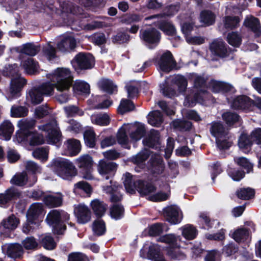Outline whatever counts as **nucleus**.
Segmentation results:
<instances>
[{"mask_svg":"<svg viewBox=\"0 0 261 261\" xmlns=\"http://www.w3.org/2000/svg\"><path fill=\"white\" fill-rule=\"evenodd\" d=\"M135 187V191H138L141 197L149 195L156 190V187L153 182L145 179L136 180Z\"/></svg>","mask_w":261,"mask_h":261,"instance_id":"nucleus-13","label":"nucleus"},{"mask_svg":"<svg viewBox=\"0 0 261 261\" xmlns=\"http://www.w3.org/2000/svg\"><path fill=\"white\" fill-rule=\"evenodd\" d=\"M182 236L188 240L196 238L198 234V230L193 225L188 224L181 228Z\"/></svg>","mask_w":261,"mask_h":261,"instance_id":"nucleus-41","label":"nucleus"},{"mask_svg":"<svg viewBox=\"0 0 261 261\" xmlns=\"http://www.w3.org/2000/svg\"><path fill=\"white\" fill-rule=\"evenodd\" d=\"M43 201L49 208L59 207L63 203V196L60 193L57 195H46L44 196Z\"/></svg>","mask_w":261,"mask_h":261,"instance_id":"nucleus-25","label":"nucleus"},{"mask_svg":"<svg viewBox=\"0 0 261 261\" xmlns=\"http://www.w3.org/2000/svg\"><path fill=\"white\" fill-rule=\"evenodd\" d=\"M70 220V215L67 212L59 210H52L47 214L45 221L52 227L55 234L63 235L66 230V223Z\"/></svg>","mask_w":261,"mask_h":261,"instance_id":"nucleus-3","label":"nucleus"},{"mask_svg":"<svg viewBox=\"0 0 261 261\" xmlns=\"http://www.w3.org/2000/svg\"><path fill=\"white\" fill-rule=\"evenodd\" d=\"M118 165L116 163L105 160H100L97 166L99 174L105 179L108 180L114 177Z\"/></svg>","mask_w":261,"mask_h":261,"instance_id":"nucleus-8","label":"nucleus"},{"mask_svg":"<svg viewBox=\"0 0 261 261\" xmlns=\"http://www.w3.org/2000/svg\"><path fill=\"white\" fill-rule=\"evenodd\" d=\"M95 133L92 129H87L84 133V139L86 145L89 148H94L96 144Z\"/></svg>","mask_w":261,"mask_h":261,"instance_id":"nucleus-53","label":"nucleus"},{"mask_svg":"<svg viewBox=\"0 0 261 261\" xmlns=\"http://www.w3.org/2000/svg\"><path fill=\"white\" fill-rule=\"evenodd\" d=\"M27 80L24 78H17L12 80L10 85V93L13 97L20 96V92L27 84Z\"/></svg>","mask_w":261,"mask_h":261,"instance_id":"nucleus-29","label":"nucleus"},{"mask_svg":"<svg viewBox=\"0 0 261 261\" xmlns=\"http://www.w3.org/2000/svg\"><path fill=\"white\" fill-rule=\"evenodd\" d=\"M19 223V219L12 215L7 220H3L1 222V225L4 229L12 230L17 227Z\"/></svg>","mask_w":261,"mask_h":261,"instance_id":"nucleus-54","label":"nucleus"},{"mask_svg":"<svg viewBox=\"0 0 261 261\" xmlns=\"http://www.w3.org/2000/svg\"><path fill=\"white\" fill-rule=\"evenodd\" d=\"M123 176L124 177L123 184L126 191L130 194H135V184L136 180L133 181L132 174L129 172H126Z\"/></svg>","mask_w":261,"mask_h":261,"instance_id":"nucleus-51","label":"nucleus"},{"mask_svg":"<svg viewBox=\"0 0 261 261\" xmlns=\"http://www.w3.org/2000/svg\"><path fill=\"white\" fill-rule=\"evenodd\" d=\"M222 118L226 124L230 127L239 122L240 116L236 113L228 111L223 113Z\"/></svg>","mask_w":261,"mask_h":261,"instance_id":"nucleus-43","label":"nucleus"},{"mask_svg":"<svg viewBox=\"0 0 261 261\" xmlns=\"http://www.w3.org/2000/svg\"><path fill=\"white\" fill-rule=\"evenodd\" d=\"M227 45L222 41H214L210 45V49L214 56L223 58L229 56Z\"/></svg>","mask_w":261,"mask_h":261,"instance_id":"nucleus-21","label":"nucleus"},{"mask_svg":"<svg viewBox=\"0 0 261 261\" xmlns=\"http://www.w3.org/2000/svg\"><path fill=\"white\" fill-rule=\"evenodd\" d=\"M28 176L26 173L15 174L10 180V182L14 185L22 187L27 184Z\"/></svg>","mask_w":261,"mask_h":261,"instance_id":"nucleus-61","label":"nucleus"},{"mask_svg":"<svg viewBox=\"0 0 261 261\" xmlns=\"http://www.w3.org/2000/svg\"><path fill=\"white\" fill-rule=\"evenodd\" d=\"M64 152L66 155L74 156L77 155L81 150V144L79 140L72 138L64 142Z\"/></svg>","mask_w":261,"mask_h":261,"instance_id":"nucleus-20","label":"nucleus"},{"mask_svg":"<svg viewBox=\"0 0 261 261\" xmlns=\"http://www.w3.org/2000/svg\"><path fill=\"white\" fill-rule=\"evenodd\" d=\"M74 191L76 194H80L83 192L86 194V196L90 197L92 192V188L87 182L81 181L74 185Z\"/></svg>","mask_w":261,"mask_h":261,"instance_id":"nucleus-37","label":"nucleus"},{"mask_svg":"<svg viewBox=\"0 0 261 261\" xmlns=\"http://www.w3.org/2000/svg\"><path fill=\"white\" fill-rule=\"evenodd\" d=\"M47 77L50 82L43 83L37 87L43 97L53 95L55 88L57 91H62L67 90L72 86L73 76L70 70L67 68L58 67L52 73L49 74Z\"/></svg>","mask_w":261,"mask_h":261,"instance_id":"nucleus-1","label":"nucleus"},{"mask_svg":"<svg viewBox=\"0 0 261 261\" xmlns=\"http://www.w3.org/2000/svg\"><path fill=\"white\" fill-rule=\"evenodd\" d=\"M67 261H90V260L85 254L80 252H74L69 254Z\"/></svg>","mask_w":261,"mask_h":261,"instance_id":"nucleus-64","label":"nucleus"},{"mask_svg":"<svg viewBox=\"0 0 261 261\" xmlns=\"http://www.w3.org/2000/svg\"><path fill=\"white\" fill-rule=\"evenodd\" d=\"M14 129L12 123L10 121L6 120L0 125V136H3L6 140H9Z\"/></svg>","mask_w":261,"mask_h":261,"instance_id":"nucleus-35","label":"nucleus"},{"mask_svg":"<svg viewBox=\"0 0 261 261\" xmlns=\"http://www.w3.org/2000/svg\"><path fill=\"white\" fill-rule=\"evenodd\" d=\"M156 62L159 69L163 72L168 73L176 66V62L172 53L167 50L164 53Z\"/></svg>","mask_w":261,"mask_h":261,"instance_id":"nucleus-9","label":"nucleus"},{"mask_svg":"<svg viewBox=\"0 0 261 261\" xmlns=\"http://www.w3.org/2000/svg\"><path fill=\"white\" fill-rule=\"evenodd\" d=\"M27 98L31 103L36 106L40 104L43 100V97L42 93L37 87H33L29 92Z\"/></svg>","mask_w":261,"mask_h":261,"instance_id":"nucleus-34","label":"nucleus"},{"mask_svg":"<svg viewBox=\"0 0 261 261\" xmlns=\"http://www.w3.org/2000/svg\"><path fill=\"white\" fill-rule=\"evenodd\" d=\"M253 100L247 95H241L235 97L231 103L232 109L236 110H252Z\"/></svg>","mask_w":261,"mask_h":261,"instance_id":"nucleus-12","label":"nucleus"},{"mask_svg":"<svg viewBox=\"0 0 261 261\" xmlns=\"http://www.w3.org/2000/svg\"><path fill=\"white\" fill-rule=\"evenodd\" d=\"M250 229L245 227L236 229L232 234L231 238L238 244L244 243L250 235Z\"/></svg>","mask_w":261,"mask_h":261,"instance_id":"nucleus-31","label":"nucleus"},{"mask_svg":"<svg viewBox=\"0 0 261 261\" xmlns=\"http://www.w3.org/2000/svg\"><path fill=\"white\" fill-rule=\"evenodd\" d=\"M148 170L153 176L161 174L165 169L163 159L159 156H151L148 161Z\"/></svg>","mask_w":261,"mask_h":261,"instance_id":"nucleus-18","label":"nucleus"},{"mask_svg":"<svg viewBox=\"0 0 261 261\" xmlns=\"http://www.w3.org/2000/svg\"><path fill=\"white\" fill-rule=\"evenodd\" d=\"M51 167L55 173L64 179L70 180L77 174V170L73 164L63 158L54 159Z\"/></svg>","mask_w":261,"mask_h":261,"instance_id":"nucleus-4","label":"nucleus"},{"mask_svg":"<svg viewBox=\"0 0 261 261\" xmlns=\"http://www.w3.org/2000/svg\"><path fill=\"white\" fill-rule=\"evenodd\" d=\"M76 45L75 38L71 36L64 37L57 43V48L62 52L69 51L73 49Z\"/></svg>","mask_w":261,"mask_h":261,"instance_id":"nucleus-23","label":"nucleus"},{"mask_svg":"<svg viewBox=\"0 0 261 261\" xmlns=\"http://www.w3.org/2000/svg\"><path fill=\"white\" fill-rule=\"evenodd\" d=\"M145 246L140 251V256L143 258H146L150 260H157L156 258L160 254V250L154 244L150 245L148 249V251L146 252L144 250Z\"/></svg>","mask_w":261,"mask_h":261,"instance_id":"nucleus-33","label":"nucleus"},{"mask_svg":"<svg viewBox=\"0 0 261 261\" xmlns=\"http://www.w3.org/2000/svg\"><path fill=\"white\" fill-rule=\"evenodd\" d=\"M100 87L104 92L113 94L117 92V86L115 85L112 80L105 79L102 80L100 84Z\"/></svg>","mask_w":261,"mask_h":261,"instance_id":"nucleus-49","label":"nucleus"},{"mask_svg":"<svg viewBox=\"0 0 261 261\" xmlns=\"http://www.w3.org/2000/svg\"><path fill=\"white\" fill-rule=\"evenodd\" d=\"M22 66L26 72L30 75L36 74L38 71V63L33 58H28L22 63Z\"/></svg>","mask_w":261,"mask_h":261,"instance_id":"nucleus-39","label":"nucleus"},{"mask_svg":"<svg viewBox=\"0 0 261 261\" xmlns=\"http://www.w3.org/2000/svg\"><path fill=\"white\" fill-rule=\"evenodd\" d=\"M143 145L156 150H161V135L159 130L151 129L148 136L143 140Z\"/></svg>","mask_w":261,"mask_h":261,"instance_id":"nucleus-14","label":"nucleus"},{"mask_svg":"<svg viewBox=\"0 0 261 261\" xmlns=\"http://www.w3.org/2000/svg\"><path fill=\"white\" fill-rule=\"evenodd\" d=\"M110 216L115 220L123 219L125 215V208L122 203H113L110 207Z\"/></svg>","mask_w":261,"mask_h":261,"instance_id":"nucleus-30","label":"nucleus"},{"mask_svg":"<svg viewBox=\"0 0 261 261\" xmlns=\"http://www.w3.org/2000/svg\"><path fill=\"white\" fill-rule=\"evenodd\" d=\"M33 156L36 159L46 162L48 159V151L44 147H39L35 149L32 153Z\"/></svg>","mask_w":261,"mask_h":261,"instance_id":"nucleus-62","label":"nucleus"},{"mask_svg":"<svg viewBox=\"0 0 261 261\" xmlns=\"http://www.w3.org/2000/svg\"><path fill=\"white\" fill-rule=\"evenodd\" d=\"M238 198L242 200H250L255 195V191L250 188H240L236 192Z\"/></svg>","mask_w":261,"mask_h":261,"instance_id":"nucleus-50","label":"nucleus"},{"mask_svg":"<svg viewBox=\"0 0 261 261\" xmlns=\"http://www.w3.org/2000/svg\"><path fill=\"white\" fill-rule=\"evenodd\" d=\"M44 215L45 211L42 203L37 202L32 204L26 214L27 221L23 225V232L29 234L38 228Z\"/></svg>","mask_w":261,"mask_h":261,"instance_id":"nucleus-2","label":"nucleus"},{"mask_svg":"<svg viewBox=\"0 0 261 261\" xmlns=\"http://www.w3.org/2000/svg\"><path fill=\"white\" fill-rule=\"evenodd\" d=\"M22 196V192L17 188L11 186L0 193V207L8 208L15 203Z\"/></svg>","mask_w":261,"mask_h":261,"instance_id":"nucleus-6","label":"nucleus"},{"mask_svg":"<svg viewBox=\"0 0 261 261\" xmlns=\"http://www.w3.org/2000/svg\"><path fill=\"white\" fill-rule=\"evenodd\" d=\"M135 109L134 103L128 99H122L117 109L118 113L121 115L132 111Z\"/></svg>","mask_w":261,"mask_h":261,"instance_id":"nucleus-44","label":"nucleus"},{"mask_svg":"<svg viewBox=\"0 0 261 261\" xmlns=\"http://www.w3.org/2000/svg\"><path fill=\"white\" fill-rule=\"evenodd\" d=\"M180 7V5L179 3L175 4H171L165 8V12L164 13L154 15L152 17H166V16H172L178 12Z\"/></svg>","mask_w":261,"mask_h":261,"instance_id":"nucleus-48","label":"nucleus"},{"mask_svg":"<svg viewBox=\"0 0 261 261\" xmlns=\"http://www.w3.org/2000/svg\"><path fill=\"white\" fill-rule=\"evenodd\" d=\"M42 130L47 133L46 138L48 143L52 145H60L62 133L56 128L55 122H49L42 126Z\"/></svg>","mask_w":261,"mask_h":261,"instance_id":"nucleus-10","label":"nucleus"},{"mask_svg":"<svg viewBox=\"0 0 261 261\" xmlns=\"http://www.w3.org/2000/svg\"><path fill=\"white\" fill-rule=\"evenodd\" d=\"M40 244L46 250H53L57 247V243L50 235H45L41 238Z\"/></svg>","mask_w":261,"mask_h":261,"instance_id":"nucleus-46","label":"nucleus"},{"mask_svg":"<svg viewBox=\"0 0 261 261\" xmlns=\"http://www.w3.org/2000/svg\"><path fill=\"white\" fill-rule=\"evenodd\" d=\"M212 90L214 93L221 92L226 93L231 92L233 86L226 82L212 80L210 82Z\"/></svg>","mask_w":261,"mask_h":261,"instance_id":"nucleus-28","label":"nucleus"},{"mask_svg":"<svg viewBox=\"0 0 261 261\" xmlns=\"http://www.w3.org/2000/svg\"><path fill=\"white\" fill-rule=\"evenodd\" d=\"M211 136L217 139L226 138L228 135V131L221 121H213L207 124Z\"/></svg>","mask_w":261,"mask_h":261,"instance_id":"nucleus-16","label":"nucleus"},{"mask_svg":"<svg viewBox=\"0 0 261 261\" xmlns=\"http://www.w3.org/2000/svg\"><path fill=\"white\" fill-rule=\"evenodd\" d=\"M72 88L75 92L85 94H89L90 93V86L85 82L76 81Z\"/></svg>","mask_w":261,"mask_h":261,"instance_id":"nucleus-59","label":"nucleus"},{"mask_svg":"<svg viewBox=\"0 0 261 261\" xmlns=\"http://www.w3.org/2000/svg\"><path fill=\"white\" fill-rule=\"evenodd\" d=\"M117 140L118 143L121 146L125 149H129L130 146L128 143V138L126 134V130L123 127H121L117 134Z\"/></svg>","mask_w":261,"mask_h":261,"instance_id":"nucleus-47","label":"nucleus"},{"mask_svg":"<svg viewBox=\"0 0 261 261\" xmlns=\"http://www.w3.org/2000/svg\"><path fill=\"white\" fill-rule=\"evenodd\" d=\"M73 66L80 70H87L93 68L94 65V58L88 53H78L72 61Z\"/></svg>","mask_w":261,"mask_h":261,"instance_id":"nucleus-7","label":"nucleus"},{"mask_svg":"<svg viewBox=\"0 0 261 261\" xmlns=\"http://www.w3.org/2000/svg\"><path fill=\"white\" fill-rule=\"evenodd\" d=\"M90 206L96 218H101L105 215L108 204L103 201L95 199L91 201Z\"/></svg>","mask_w":261,"mask_h":261,"instance_id":"nucleus-24","label":"nucleus"},{"mask_svg":"<svg viewBox=\"0 0 261 261\" xmlns=\"http://www.w3.org/2000/svg\"><path fill=\"white\" fill-rule=\"evenodd\" d=\"M159 18L154 22V25L166 35L169 36H175L176 29L171 20L166 17H157Z\"/></svg>","mask_w":261,"mask_h":261,"instance_id":"nucleus-15","label":"nucleus"},{"mask_svg":"<svg viewBox=\"0 0 261 261\" xmlns=\"http://www.w3.org/2000/svg\"><path fill=\"white\" fill-rule=\"evenodd\" d=\"M92 231L95 236L99 237L104 235L107 231L105 221L101 218H96L92 223Z\"/></svg>","mask_w":261,"mask_h":261,"instance_id":"nucleus-36","label":"nucleus"},{"mask_svg":"<svg viewBox=\"0 0 261 261\" xmlns=\"http://www.w3.org/2000/svg\"><path fill=\"white\" fill-rule=\"evenodd\" d=\"M140 38L143 44L148 48L153 49L160 42L161 33L154 28H147L144 30L140 31Z\"/></svg>","mask_w":261,"mask_h":261,"instance_id":"nucleus-5","label":"nucleus"},{"mask_svg":"<svg viewBox=\"0 0 261 261\" xmlns=\"http://www.w3.org/2000/svg\"><path fill=\"white\" fill-rule=\"evenodd\" d=\"M164 231V224L162 223H155L149 225L147 228L148 236L157 237L160 236Z\"/></svg>","mask_w":261,"mask_h":261,"instance_id":"nucleus-56","label":"nucleus"},{"mask_svg":"<svg viewBox=\"0 0 261 261\" xmlns=\"http://www.w3.org/2000/svg\"><path fill=\"white\" fill-rule=\"evenodd\" d=\"M130 36L124 30L123 28L118 30L116 34L111 37V40L114 44H128L130 41Z\"/></svg>","mask_w":261,"mask_h":261,"instance_id":"nucleus-27","label":"nucleus"},{"mask_svg":"<svg viewBox=\"0 0 261 261\" xmlns=\"http://www.w3.org/2000/svg\"><path fill=\"white\" fill-rule=\"evenodd\" d=\"M253 143L250 138V135L242 133L238 140V145L240 148L248 149H251Z\"/></svg>","mask_w":261,"mask_h":261,"instance_id":"nucleus-55","label":"nucleus"},{"mask_svg":"<svg viewBox=\"0 0 261 261\" xmlns=\"http://www.w3.org/2000/svg\"><path fill=\"white\" fill-rule=\"evenodd\" d=\"M24 250L21 245L18 243L9 244L7 248V254L12 258L21 259L23 257Z\"/></svg>","mask_w":261,"mask_h":261,"instance_id":"nucleus-26","label":"nucleus"},{"mask_svg":"<svg viewBox=\"0 0 261 261\" xmlns=\"http://www.w3.org/2000/svg\"><path fill=\"white\" fill-rule=\"evenodd\" d=\"M66 4L65 2L61 4L60 0H48L46 2V5L48 9L52 12L56 13H58V11H59V9L57 7L58 6H59L60 8H61L60 11L62 13H68L69 12H71L70 9L67 7L65 8L64 6Z\"/></svg>","mask_w":261,"mask_h":261,"instance_id":"nucleus-38","label":"nucleus"},{"mask_svg":"<svg viewBox=\"0 0 261 261\" xmlns=\"http://www.w3.org/2000/svg\"><path fill=\"white\" fill-rule=\"evenodd\" d=\"M240 18L238 16H226L224 18V26L227 30H233L239 27Z\"/></svg>","mask_w":261,"mask_h":261,"instance_id":"nucleus-45","label":"nucleus"},{"mask_svg":"<svg viewBox=\"0 0 261 261\" xmlns=\"http://www.w3.org/2000/svg\"><path fill=\"white\" fill-rule=\"evenodd\" d=\"M200 21L207 26L213 25L216 19L215 14L211 10H204L200 12Z\"/></svg>","mask_w":261,"mask_h":261,"instance_id":"nucleus-42","label":"nucleus"},{"mask_svg":"<svg viewBox=\"0 0 261 261\" xmlns=\"http://www.w3.org/2000/svg\"><path fill=\"white\" fill-rule=\"evenodd\" d=\"M39 48V46L35 45L33 43H27L23 45L20 53L30 56H34L38 53Z\"/></svg>","mask_w":261,"mask_h":261,"instance_id":"nucleus-58","label":"nucleus"},{"mask_svg":"<svg viewBox=\"0 0 261 261\" xmlns=\"http://www.w3.org/2000/svg\"><path fill=\"white\" fill-rule=\"evenodd\" d=\"M239 245L233 242H229L223 246L222 254L226 256H231L236 254L239 251Z\"/></svg>","mask_w":261,"mask_h":261,"instance_id":"nucleus-57","label":"nucleus"},{"mask_svg":"<svg viewBox=\"0 0 261 261\" xmlns=\"http://www.w3.org/2000/svg\"><path fill=\"white\" fill-rule=\"evenodd\" d=\"M149 115L150 117L148 122L152 126L159 127L163 123V116L160 110L152 111Z\"/></svg>","mask_w":261,"mask_h":261,"instance_id":"nucleus-40","label":"nucleus"},{"mask_svg":"<svg viewBox=\"0 0 261 261\" xmlns=\"http://www.w3.org/2000/svg\"><path fill=\"white\" fill-rule=\"evenodd\" d=\"M79 167L81 169L83 177L86 179H92L91 172L93 170L92 158L88 154L83 155L77 159Z\"/></svg>","mask_w":261,"mask_h":261,"instance_id":"nucleus-11","label":"nucleus"},{"mask_svg":"<svg viewBox=\"0 0 261 261\" xmlns=\"http://www.w3.org/2000/svg\"><path fill=\"white\" fill-rule=\"evenodd\" d=\"M226 40L230 45L239 47L242 44V38L238 32H231L227 34Z\"/></svg>","mask_w":261,"mask_h":261,"instance_id":"nucleus-52","label":"nucleus"},{"mask_svg":"<svg viewBox=\"0 0 261 261\" xmlns=\"http://www.w3.org/2000/svg\"><path fill=\"white\" fill-rule=\"evenodd\" d=\"M22 244L26 250H35L38 246V243L34 237H27L22 241Z\"/></svg>","mask_w":261,"mask_h":261,"instance_id":"nucleus-63","label":"nucleus"},{"mask_svg":"<svg viewBox=\"0 0 261 261\" xmlns=\"http://www.w3.org/2000/svg\"><path fill=\"white\" fill-rule=\"evenodd\" d=\"M24 137L29 140V144L31 146H37L44 143L43 136L38 134L36 131H27L25 136Z\"/></svg>","mask_w":261,"mask_h":261,"instance_id":"nucleus-32","label":"nucleus"},{"mask_svg":"<svg viewBox=\"0 0 261 261\" xmlns=\"http://www.w3.org/2000/svg\"><path fill=\"white\" fill-rule=\"evenodd\" d=\"M11 116L18 118L25 117L29 113L28 109L25 106L12 107L11 110Z\"/></svg>","mask_w":261,"mask_h":261,"instance_id":"nucleus-60","label":"nucleus"},{"mask_svg":"<svg viewBox=\"0 0 261 261\" xmlns=\"http://www.w3.org/2000/svg\"><path fill=\"white\" fill-rule=\"evenodd\" d=\"M74 213L78 223L85 224L89 222L91 218L90 209L85 205L79 204L74 209Z\"/></svg>","mask_w":261,"mask_h":261,"instance_id":"nucleus-19","label":"nucleus"},{"mask_svg":"<svg viewBox=\"0 0 261 261\" xmlns=\"http://www.w3.org/2000/svg\"><path fill=\"white\" fill-rule=\"evenodd\" d=\"M243 25L250 31L259 37L261 35V25L258 18L253 16H247L243 22Z\"/></svg>","mask_w":261,"mask_h":261,"instance_id":"nucleus-22","label":"nucleus"},{"mask_svg":"<svg viewBox=\"0 0 261 261\" xmlns=\"http://www.w3.org/2000/svg\"><path fill=\"white\" fill-rule=\"evenodd\" d=\"M163 215L166 221L173 225L179 223L182 219V215H179L178 208L174 205L165 207L163 210Z\"/></svg>","mask_w":261,"mask_h":261,"instance_id":"nucleus-17","label":"nucleus"}]
</instances>
